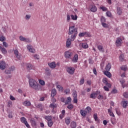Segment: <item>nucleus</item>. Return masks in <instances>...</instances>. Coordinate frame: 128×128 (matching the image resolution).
<instances>
[{"label": "nucleus", "mask_w": 128, "mask_h": 128, "mask_svg": "<svg viewBox=\"0 0 128 128\" xmlns=\"http://www.w3.org/2000/svg\"><path fill=\"white\" fill-rule=\"evenodd\" d=\"M28 82L30 86L35 90H40L42 88V86L38 83V82L36 80L31 78L29 80Z\"/></svg>", "instance_id": "1"}, {"label": "nucleus", "mask_w": 128, "mask_h": 128, "mask_svg": "<svg viewBox=\"0 0 128 128\" xmlns=\"http://www.w3.org/2000/svg\"><path fill=\"white\" fill-rule=\"evenodd\" d=\"M68 34H71V40H76V38L78 36V30L76 26H70L69 27Z\"/></svg>", "instance_id": "2"}, {"label": "nucleus", "mask_w": 128, "mask_h": 128, "mask_svg": "<svg viewBox=\"0 0 128 128\" xmlns=\"http://www.w3.org/2000/svg\"><path fill=\"white\" fill-rule=\"evenodd\" d=\"M49 108H52V112L53 114H56V108H58V104H56L54 102H52V104H50L49 106Z\"/></svg>", "instance_id": "3"}, {"label": "nucleus", "mask_w": 128, "mask_h": 128, "mask_svg": "<svg viewBox=\"0 0 128 128\" xmlns=\"http://www.w3.org/2000/svg\"><path fill=\"white\" fill-rule=\"evenodd\" d=\"M66 70L67 72H68V74H74V67H67L66 68Z\"/></svg>", "instance_id": "4"}, {"label": "nucleus", "mask_w": 128, "mask_h": 128, "mask_svg": "<svg viewBox=\"0 0 128 128\" xmlns=\"http://www.w3.org/2000/svg\"><path fill=\"white\" fill-rule=\"evenodd\" d=\"M20 120H21V122H22V124H24L25 126H26V128H30V124L28 123V121H26V118L22 117L20 118Z\"/></svg>", "instance_id": "5"}, {"label": "nucleus", "mask_w": 128, "mask_h": 128, "mask_svg": "<svg viewBox=\"0 0 128 128\" xmlns=\"http://www.w3.org/2000/svg\"><path fill=\"white\" fill-rule=\"evenodd\" d=\"M122 40L120 38H118L116 41V46H122Z\"/></svg>", "instance_id": "6"}, {"label": "nucleus", "mask_w": 128, "mask_h": 128, "mask_svg": "<svg viewBox=\"0 0 128 128\" xmlns=\"http://www.w3.org/2000/svg\"><path fill=\"white\" fill-rule=\"evenodd\" d=\"M73 100L74 104H78V94H76V92L74 91L72 94Z\"/></svg>", "instance_id": "7"}, {"label": "nucleus", "mask_w": 128, "mask_h": 128, "mask_svg": "<svg viewBox=\"0 0 128 128\" xmlns=\"http://www.w3.org/2000/svg\"><path fill=\"white\" fill-rule=\"evenodd\" d=\"M72 56V52L70 51H66L64 52V56L66 58H70Z\"/></svg>", "instance_id": "8"}, {"label": "nucleus", "mask_w": 128, "mask_h": 128, "mask_svg": "<svg viewBox=\"0 0 128 128\" xmlns=\"http://www.w3.org/2000/svg\"><path fill=\"white\" fill-rule=\"evenodd\" d=\"M27 48H28V50L30 52H32V54H34L36 52V50L32 46L30 45H28Z\"/></svg>", "instance_id": "9"}, {"label": "nucleus", "mask_w": 128, "mask_h": 128, "mask_svg": "<svg viewBox=\"0 0 128 128\" xmlns=\"http://www.w3.org/2000/svg\"><path fill=\"white\" fill-rule=\"evenodd\" d=\"M20 40L22 42H30V38L23 37L22 36H20Z\"/></svg>", "instance_id": "10"}, {"label": "nucleus", "mask_w": 128, "mask_h": 128, "mask_svg": "<svg viewBox=\"0 0 128 128\" xmlns=\"http://www.w3.org/2000/svg\"><path fill=\"white\" fill-rule=\"evenodd\" d=\"M98 94V92L96 91V92H92L90 95V98H92L93 100H96V96Z\"/></svg>", "instance_id": "11"}, {"label": "nucleus", "mask_w": 128, "mask_h": 128, "mask_svg": "<svg viewBox=\"0 0 128 128\" xmlns=\"http://www.w3.org/2000/svg\"><path fill=\"white\" fill-rule=\"evenodd\" d=\"M74 40H72V38H68L66 40V48H70V45L72 44V42H74Z\"/></svg>", "instance_id": "12"}, {"label": "nucleus", "mask_w": 128, "mask_h": 128, "mask_svg": "<svg viewBox=\"0 0 128 128\" xmlns=\"http://www.w3.org/2000/svg\"><path fill=\"white\" fill-rule=\"evenodd\" d=\"M6 62L4 61H1L0 62V69L2 70H6Z\"/></svg>", "instance_id": "13"}, {"label": "nucleus", "mask_w": 128, "mask_h": 128, "mask_svg": "<svg viewBox=\"0 0 128 128\" xmlns=\"http://www.w3.org/2000/svg\"><path fill=\"white\" fill-rule=\"evenodd\" d=\"M121 104L124 108H126V106H128V101L122 100L121 102Z\"/></svg>", "instance_id": "14"}, {"label": "nucleus", "mask_w": 128, "mask_h": 128, "mask_svg": "<svg viewBox=\"0 0 128 128\" xmlns=\"http://www.w3.org/2000/svg\"><path fill=\"white\" fill-rule=\"evenodd\" d=\"M0 50L3 54L4 56L8 54V51L6 50V49L4 48H2V46H0Z\"/></svg>", "instance_id": "15"}, {"label": "nucleus", "mask_w": 128, "mask_h": 128, "mask_svg": "<svg viewBox=\"0 0 128 128\" xmlns=\"http://www.w3.org/2000/svg\"><path fill=\"white\" fill-rule=\"evenodd\" d=\"M78 54H75L72 60V62H78Z\"/></svg>", "instance_id": "16"}, {"label": "nucleus", "mask_w": 128, "mask_h": 128, "mask_svg": "<svg viewBox=\"0 0 128 128\" xmlns=\"http://www.w3.org/2000/svg\"><path fill=\"white\" fill-rule=\"evenodd\" d=\"M90 10L91 12H96V10H98V8H96V6L94 5H91L90 7Z\"/></svg>", "instance_id": "17"}, {"label": "nucleus", "mask_w": 128, "mask_h": 128, "mask_svg": "<svg viewBox=\"0 0 128 128\" xmlns=\"http://www.w3.org/2000/svg\"><path fill=\"white\" fill-rule=\"evenodd\" d=\"M48 65L50 68H56V64L54 62L48 63Z\"/></svg>", "instance_id": "18"}, {"label": "nucleus", "mask_w": 128, "mask_h": 128, "mask_svg": "<svg viewBox=\"0 0 128 128\" xmlns=\"http://www.w3.org/2000/svg\"><path fill=\"white\" fill-rule=\"evenodd\" d=\"M22 104L24 106H32V104L30 102L29 100H25L23 103Z\"/></svg>", "instance_id": "19"}, {"label": "nucleus", "mask_w": 128, "mask_h": 128, "mask_svg": "<svg viewBox=\"0 0 128 128\" xmlns=\"http://www.w3.org/2000/svg\"><path fill=\"white\" fill-rule=\"evenodd\" d=\"M97 48L99 52H104V46L102 45H98Z\"/></svg>", "instance_id": "20"}, {"label": "nucleus", "mask_w": 128, "mask_h": 128, "mask_svg": "<svg viewBox=\"0 0 128 128\" xmlns=\"http://www.w3.org/2000/svg\"><path fill=\"white\" fill-rule=\"evenodd\" d=\"M14 54L18 60L20 58V55L18 54V50H14Z\"/></svg>", "instance_id": "21"}, {"label": "nucleus", "mask_w": 128, "mask_h": 128, "mask_svg": "<svg viewBox=\"0 0 128 128\" xmlns=\"http://www.w3.org/2000/svg\"><path fill=\"white\" fill-rule=\"evenodd\" d=\"M26 68L28 70H32V65L30 64L27 63L26 64Z\"/></svg>", "instance_id": "22"}, {"label": "nucleus", "mask_w": 128, "mask_h": 128, "mask_svg": "<svg viewBox=\"0 0 128 128\" xmlns=\"http://www.w3.org/2000/svg\"><path fill=\"white\" fill-rule=\"evenodd\" d=\"M110 122L112 124H116V119L115 116L110 118Z\"/></svg>", "instance_id": "23"}, {"label": "nucleus", "mask_w": 128, "mask_h": 128, "mask_svg": "<svg viewBox=\"0 0 128 128\" xmlns=\"http://www.w3.org/2000/svg\"><path fill=\"white\" fill-rule=\"evenodd\" d=\"M56 94V90L54 88L52 89V90L51 96H52V98H54Z\"/></svg>", "instance_id": "24"}, {"label": "nucleus", "mask_w": 128, "mask_h": 128, "mask_svg": "<svg viewBox=\"0 0 128 128\" xmlns=\"http://www.w3.org/2000/svg\"><path fill=\"white\" fill-rule=\"evenodd\" d=\"M104 74H105V76H106L108 78H112V74L110 72L108 71L104 72Z\"/></svg>", "instance_id": "25"}, {"label": "nucleus", "mask_w": 128, "mask_h": 128, "mask_svg": "<svg viewBox=\"0 0 128 128\" xmlns=\"http://www.w3.org/2000/svg\"><path fill=\"white\" fill-rule=\"evenodd\" d=\"M38 82L40 86H46V82L42 80H38Z\"/></svg>", "instance_id": "26"}, {"label": "nucleus", "mask_w": 128, "mask_h": 128, "mask_svg": "<svg viewBox=\"0 0 128 128\" xmlns=\"http://www.w3.org/2000/svg\"><path fill=\"white\" fill-rule=\"evenodd\" d=\"M80 114L82 116H86L87 112L86 110H80Z\"/></svg>", "instance_id": "27"}, {"label": "nucleus", "mask_w": 128, "mask_h": 128, "mask_svg": "<svg viewBox=\"0 0 128 128\" xmlns=\"http://www.w3.org/2000/svg\"><path fill=\"white\" fill-rule=\"evenodd\" d=\"M44 118L48 120V122H50V120H52V117L50 116H44Z\"/></svg>", "instance_id": "28"}, {"label": "nucleus", "mask_w": 128, "mask_h": 128, "mask_svg": "<svg viewBox=\"0 0 128 128\" xmlns=\"http://www.w3.org/2000/svg\"><path fill=\"white\" fill-rule=\"evenodd\" d=\"M112 68V64H108L106 66V70L110 72V70Z\"/></svg>", "instance_id": "29"}, {"label": "nucleus", "mask_w": 128, "mask_h": 128, "mask_svg": "<svg viewBox=\"0 0 128 128\" xmlns=\"http://www.w3.org/2000/svg\"><path fill=\"white\" fill-rule=\"evenodd\" d=\"M81 46L83 48H88V44L86 43H82L81 44Z\"/></svg>", "instance_id": "30"}, {"label": "nucleus", "mask_w": 128, "mask_h": 128, "mask_svg": "<svg viewBox=\"0 0 128 128\" xmlns=\"http://www.w3.org/2000/svg\"><path fill=\"white\" fill-rule=\"evenodd\" d=\"M12 70H14V68L12 69V67L10 70H6L5 71V74H10L12 73Z\"/></svg>", "instance_id": "31"}, {"label": "nucleus", "mask_w": 128, "mask_h": 128, "mask_svg": "<svg viewBox=\"0 0 128 128\" xmlns=\"http://www.w3.org/2000/svg\"><path fill=\"white\" fill-rule=\"evenodd\" d=\"M70 126L72 128H76V123L74 122H71Z\"/></svg>", "instance_id": "32"}, {"label": "nucleus", "mask_w": 128, "mask_h": 128, "mask_svg": "<svg viewBox=\"0 0 128 128\" xmlns=\"http://www.w3.org/2000/svg\"><path fill=\"white\" fill-rule=\"evenodd\" d=\"M65 122L67 126H68L70 123V118H68L65 119Z\"/></svg>", "instance_id": "33"}, {"label": "nucleus", "mask_w": 128, "mask_h": 128, "mask_svg": "<svg viewBox=\"0 0 128 128\" xmlns=\"http://www.w3.org/2000/svg\"><path fill=\"white\" fill-rule=\"evenodd\" d=\"M120 68L122 70H124V72H126L128 70V67L126 66V65H123L120 67Z\"/></svg>", "instance_id": "34"}, {"label": "nucleus", "mask_w": 128, "mask_h": 128, "mask_svg": "<svg viewBox=\"0 0 128 128\" xmlns=\"http://www.w3.org/2000/svg\"><path fill=\"white\" fill-rule=\"evenodd\" d=\"M70 16L72 20H78V16L76 15L74 16L73 14H71Z\"/></svg>", "instance_id": "35"}, {"label": "nucleus", "mask_w": 128, "mask_h": 128, "mask_svg": "<svg viewBox=\"0 0 128 128\" xmlns=\"http://www.w3.org/2000/svg\"><path fill=\"white\" fill-rule=\"evenodd\" d=\"M119 60L120 62H124V55L121 54L119 56Z\"/></svg>", "instance_id": "36"}, {"label": "nucleus", "mask_w": 128, "mask_h": 128, "mask_svg": "<svg viewBox=\"0 0 128 128\" xmlns=\"http://www.w3.org/2000/svg\"><path fill=\"white\" fill-rule=\"evenodd\" d=\"M48 124L49 128H52V124H54V122H52V120H50V121H48Z\"/></svg>", "instance_id": "37"}, {"label": "nucleus", "mask_w": 128, "mask_h": 128, "mask_svg": "<svg viewBox=\"0 0 128 128\" xmlns=\"http://www.w3.org/2000/svg\"><path fill=\"white\" fill-rule=\"evenodd\" d=\"M122 12V10L120 9V8H117V14H119V16H120Z\"/></svg>", "instance_id": "38"}, {"label": "nucleus", "mask_w": 128, "mask_h": 128, "mask_svg": "<svg viewBox=\"0 0 128 128\" xmlns=\"http://www.w3.org/2000/svg\"><path fill=\"white\" fill-rule=\"evenodd\" d=\"M69 102H72V98L70 97H68L66 102H65V104H68Z\"/></svg>", "instance_id": "39"}, {"label": "nucleus", "mask_w": 128, "mask_h": 128, "mask_svg": "<svg viewBox=\"0 0 128 128\" xmlns=\"http://www.w3.org/2000/svg\"><path fill=\"white\" fill-rule=\"evenodd\" d=\"M120 82L122 84V88H124L126 86H124V84L126 82V80H120Z\"/></svg>", "instance_id": "40"}, {"label": "nucleus", "mask_w": 128, "mask_h": 128, "mask_svg": "<svg viewBox=\"0 0 128 128\" xmlns=\"http://www.w3.org/2000/svg\"><path fill=\"white\" fill-rule=\"evenodd\" d=\"M6 40V37L2 35H0V42H4Z\"/></svg>", "instance_id": "41"}, {"label": "nucleus", "mask_w": 128, "mask_h": 128, "mask_svg": "<svg viewBox=\"0 0 128 128\" xmlns=\"http://www.w3.org/2000/svg\"><path fill=\"white\" fill-rule=\"evenodd\" d=\"M115 110L116 112V114L118 115V116H120V114H122V113L120 112V109L118 108H116Z\"/></svg>", "instance_id": "42"}, {"label": "nucleus", "mask_w": 128, "mask_h": 128, "mask_svg": "<svg viewBox=\"0 0 128 128\" xmlns=\"http://www.w3.org/2000/svg\"><path fill=\"white\" fill-rule=\"evenodd\" d=\"M30 122L32 126H36V122L34 120H31Z\"/></svg>", "instance_id": "43"}, {"label": "nucleus", "mask_w": 128, "mask_h": 128, "mask_svg": "<svg viewBox=\"0 0 128 128\" xmlns=\"http://www.w3.org/2000/svg\"><path fill=\"white\" fill-rule=\"evenodd\" d=\"M67 108L68 110H72L74 108V105L72 104H70L68 106Z\"/></svg>", "instance_id": "44"}, {"label": "nucleus", "mask_w": 128, "mask_h": 128, "mask_svg": "<svg viewBox=\"0 0 128 128\" xmlns=\"http://www.w3.org/2000/svg\"><path fill=\"white\" fill-rule=\"evenodd\" d=\"M80 86H82V84H84V78H82V79H80Z\"/></svg>", "instance_id": "45"}, {"label": "nucleus", "mask_w": 128, "mask_h": 128, "mask_svg": "<svg viewBox=\"0 0 128 128\" xmlns=\"http://www.w3.org/2000/svg\"><path fill=\"white\" fill-rule=\"evenodd\" d=\"M100 10H102L103 12H108V8L104 6L100 7Z\"/></svg>", "instance_id": "46"}, {"label": "nucleus", "mask_w": 128, "mask_h": 128, "mask_svg": "<svg viewBox=\"0 0 128 128\" xmlns=\"http://www.w3.org/2000/svg\"><path fill=\"white\" fill-rule=\"evenodd\" d=\"M84 34L85 36H86V37L90 36V32H84Z\"/></svg>", "instance_id": "47"}, {"label": "nucleus", "mask_w": 128, "mask_h": 128, "mask_svg": "<svg viewBox=\"0 0 128 128\" xmlns=\"http://www.w3.org/2000/svg\"><path fill=\"white\" fill-rule=\"evenodd\" d=\"M100 22L102 24H103L104 22H106V18L104 16H102L100 18Z\"/></svg>", "instance_id": "48"}, {"label": "nucleus", "mask_w": 128, "mask_h": 128, "mask_svg": "<svg viewBox=\"0 0 128 128\" xmlns=\"http://www.w3.org/2000/svg\"><path fill=\"white\" fill-rule=\"evenodd\" d=\"M86 112H92V108H90V106H88L86 108Z\"/></svg>", "instance_id": "49"}, {"label": "nucleus", "mask_w": 128, "mask_h": 128, "mask_svg": "<svg viewBox=\"0 0 128 128\" xmlns=\"http://www.w3.org/2000/svg\"><path fill=\"white\" fill-rule=\"evenodd\" d=\"M123 96L125 98H128V92H125L123 94Z\"/></svg>", "instance_id": "50"}, {"label": "nucleus", "mask_w": 128, "mask_h": 128, "mask_svg": "<svg viewBox=\"0 0 128 128\" xmlns=\"http://www.w3.org/2000/svg\"><path fill=\"white\" fill-rule=\"evenodd\" d=\"M70 14H67V18H66V21L68 22H70Z\"/></svg>", "instance_id": "51"}, {"label": "nucleus", "mask_w": 128, "mask_h": 128, "mask_svg": "<svg viewBox=\"0 0 128 128\" xmlns=\"http://www.w3.org/2000/svg\"><path fill=\"white\" fill-rule=\"evenodd\" d=\"M56 88L58 90H64V88L60 85H57L56 86Z\"/></svg>", "instance_id": "52"}, {"label": "nucleus", "mask_w": 128, "mask_h": 128, "mask_svg": "<svg viewBox=\"0 0 128 128\" xmlns=\"http://www.w3.org/2000/svg\"><path fill=\"white\" fill-rule=\"evenodd\" d=\"M84 36H85L84 32H80L78 34V36H80V38H84Z\"/></svg>", "instance_id": "53"}, {"label": "nucleus", "mask_w": 128, "mask_h": 128, "mask_svg": "<svg viewBox=\"0 0 128 128\" xmlns=\"http://www.w3.org/2000/svg\"><path fill=\"white\" fill-rule=\"evenodd\" d=\"M111 92L112 94H118V90L116 88H114L112 90Z\"/></svg>", "instance_id": "54"}, {"label": "nucleus", "mask_w": 128, "mask_h": 128, "mask_svg": "<svg viewBox=\"0 0 128 128\" xmlns=\"http://www.w3.org/2000/svg\"><path fill=\"white\" fill-rule=\"evenodd\" d=\"M2 44L3 46H4V48H8V44L6 42H3Z\"/></svg>", "instance_id": "55"}, {"label": "nucleus", "mask_w": 128, "mask_h": 128, "mask_svg": "<svg viewBox=\"0 0 128 128\" xmlns=\"http://www.w3.org/2000/svg\"><path fill=\"white\" fill-rule=\"evenodd\" d=\"M93 116L96 122H98V114H94Z\"/></svg>", "instance_id": "56"}, {"label": "nucleus", "mask_w": 128, "mask_h": 128, "mask_svg": "<svg viewBox=\"0 0 128 128\" xmlns=\"http://www.w3.org/2000/svg\"><path fill=\"white\" fill-rule=\"evenodd\" d=\"M102 82H104V84H107L108 82V79L106 78H104L102 79Z\"/></svg>", "instance_id": "57"}, {"label": "nucleus", "mask_w": 128, "mask_h": 128, "mask_svg": "<svg viewBox=\"0 0 128 128\" xmlns=\"http://www.w3.org/2000/svg\"><path fill=\"white\" fill-rule=\"evenodd\" d=\"M104 88L106 92H110V88H108H108L106 86H104Z\"/></svg>", "instance_id": "58"}, {"label": "nucleus", "mask_w": 128, "mask_h": 128, "mask_svg": "<svg viewBox=\"0 0 128 128\" xmlns=\"http://www.w3.org/2000/svg\"><path fill=\"white\" fill-rule=\"evenodd\" d=\"M106 14L107 16H109L110 18L112 16V13L110 11H108Z\"/></svg>", "instance_id": "59"}, {"label": "nucleus", "mask_w": 128, "mask_h": 128, "mask_svg": "<svg viewBox=\"0 0 128 128\" xmlns=\"http://www.w3.org/2000/svg\"><path fill=\"white\" fill-rule=\"evenodd\" d=\"M98 98L100 100H102V98H104V96L102 94H99L98 96Z\"/></svg>", "instance_id": "60"}, {"label": "nucleus", "mask_w": 128, "mask_h": 128, "mask_svg": "<svg viewBox=\"0 0 128 128\" xmlns=\"http://www.w3.org/2000/svg\"><path fill=\"white\" fill-rule=\"evenodd\" d=\"M12 101H9L8 102V108H10V106H12Z\"/></svg>", "instance_id": "61"}, {"label": "nucleus", "mask_w": 128, "mask_h": 128, "mask_svg": "<svg viewBox=\"0 0 128 128\" xmlns=\"http://www.w3.org/2000/svg\"><path fill=\"white\" fill-rule=\"evenodd\" d=\"M102 26H104V28H108V24L104 22V23H102Z\"/></svg>", "instance_id": "62"}, {"label": "nucleus", "mask_w": 128, "mask_h": 128, "mask_svg": "<svg viewBox=\"0 0 128 128\" xmlns=\"http://www.w3.org/2000/svg\"><path fill=\"white\" fill-rule=\"evenodd\" d=\"M25 18H26V20H30V14L26 15Z\"/></svg>", "instance_id": "63"}, {"label": "nucleus", "mask_w": 128, "mask_h": 128, "mask_svg": "<svg viewBox=\"0 0 128 128\" xmlns=\"http://www.w3.org/2000/svg\"><path fill=\"white\" fill-rule=\"evenodd\" d=\"M106 86H108L109 88H112V84H110L107 82L106 84Z\"/></svg>", "instance_id": "64"}]
</instances>
